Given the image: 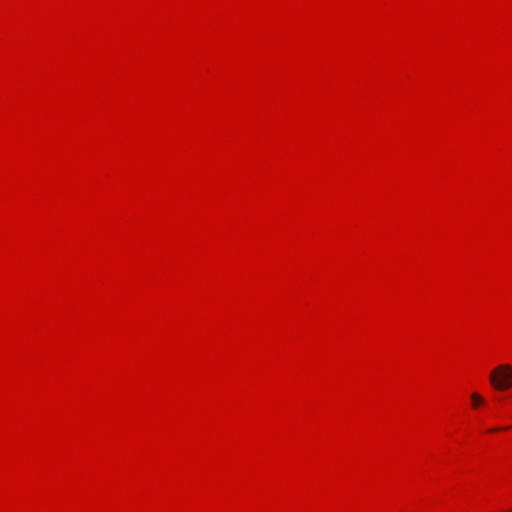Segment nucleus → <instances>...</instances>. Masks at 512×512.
Masks as SVG:
<instances>
[{"label":"nucleus","instance_id":"obj_2","mask_svg":"<svg viewBox=\"0 0 512 512\" xmlns=\"http://www.w3.org/2000/svg\"><path fill=\"white\" fill-rule=\"evenodd\" d=\"M471 400L474 408H477L478 406L484 403V398L478 393H473L471 395Z\"/></svg>","mask_w":512,"mask_h":512},{"label":"nucleus","instance_id":"obj_1","mask_svg":"<svg viewBox=\"0 0 512 512\" xmlns=\"http://www.w3.org/2000/svg\"><path fill=\"white\" fill-rule=\"evenodd\" d=\"M489 380L491 385L499 391L512 387V365L501 364L491 371Z\"/></svg>","mask_w":512,"mask_h":512}]
</instances>
